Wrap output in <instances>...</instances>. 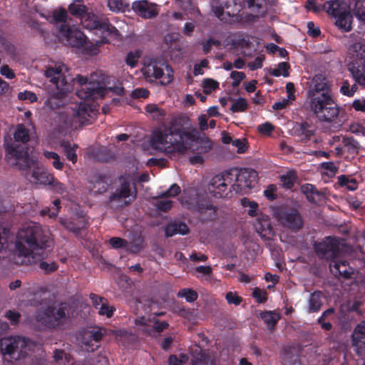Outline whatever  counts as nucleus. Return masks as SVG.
Masks as SVG:
<instances>
[{
	"instance_id": "1",
	"label": "nucleus",
	"mask_w": 365,
	"mask_h": 365,
	"mask_svg": "<svg viewBox=\"0 0 365 365\" xmlns=\"http://www.w3.org/2000/svg\"><path fill=\"white\" fill-rule=\"evenodd\" d=\"M190 126L187 116L180 115L175 117L163 129L153 133L151 138L153 146L170 155L175 153H185L195 143L199 153H208L212 148V141L207 138L199 139L197 131L191 129Z\"/></svg>"
},
{
	"instance_id": "2",
	"label": "nucleus",
	"mask_w": 365,
	"mask_h": 365,
	"mask_svg": "<svg viewBox=\"0 0 365 365\" xmlns=\"http://www.w3.org/2000/svg\"><path fill=\"white\" fill-rule=\"evenodd\" d=\"M64 69H66L64 64L56 68L47 66V79L50 83L47 86V107L54 108L61 106L63 98L73 90L72 83L76 81L81 86V88H76V95L80 99L93 100L104 96V86L88 83V78L81 75H77L75 78H67L63 73Z\"/></svg>"
},
{
	"instance_id": "3",
	"label": "nucleus",
	"mask_w": 365,
	"mask_h": 365,
	"mask_svg": "<svg viewBox=\"0 0 365 365\" xmlns=\"http://www.w3.org/2000/svg\"><path fill=\"white\" fill-rule=\"evenodd\" d=\"M16 248L19 255L31 257L34 263L40 262L41 268L45 267L43 261L46 252V240L39 225L29 222L18 232Z\"/></svg>"
},
{
	"instance_id": "4",
	"label": "nucleus",
	"mask_w": 365,
	"mask_h": 365,
	"mask_svg": "<svg viewBox=\"0 0 365 365\" xmlns=\"http://www.w3.org/2000/svg\"><path fill=\"white\" fill-rule=\"evenodd\" d=\"M42 346L22 336H10L0 339V351L13 361H21L30 352H35Z\"/></svg>"
},
{
	"instance_id": "5",
	"label": "nucleus",
	"mask_w": 365,
	"mask_h": 365,
	"mask_svg": "<svg viewBox=\"0 0 365 365\" xmlns=\"http://www.w3.org/2000/svg\"><path fill=\"white\" fill-rule=\"evenodd\" d=\"M6 157L12 165L19 166L20 168H30L31 170V176L35 183H43L45 179L43 168L39 166L38 162L34 157L30 158L26 152L19 150L14 147L6 148Z\"/></svg>"
},
{
	"instance_id": "6",
	"label": "nucleus",
	"mask_w": 365,
	"mask_h": 365,
	"mask_svg": "<svg viewBox=\"0 0 365 365\" xmlns=\"http://www.w3.org/2000/svg\"><path fill=\"white\" fill-rule=\"evenodd\" d=\"M310 110L315 115L319 121L333 122L339 113V108L337 103L333 98L332 95L312 98L309 101Z\"/></svg>"
},
{
	"instance_id": "7",
	"label": "nucleus",
	"mask_w": 365,
	"mask_h": 365,
	"mask_svg": "<svg viewBox=\"0 0 365 365\" xmlns=\"http://www.w3.org/2000/svg\"><path fill=\"white\" fill-rule=\"evenodd\" d=\"M237 168H232L214 176L209 185V192L215 197H227L232 190V185L237 183Z\"/></svg>"
},
{
	"instance_id": "8",
	"label": "nucleus",
	"mask_w": 365,
	"mask_h": 365,
	"mask_svg": "<svg viewBox=\"0 0 365 365\" xmlns=\"http://www.w3.org/2000/svg\"><path fill=\"white\" fill-rule=\"evenodd\" d=\"M349 52L354 58L349 70L356 83L365 86V44L356 42L350 46Z\"/></svg>"
},
{
	"instance_id": "9",
	"label": "nucleus",
	"mask_w": 365,
	"mask_h": 365,
	"mask_svg": "<svg viewBox=\"0 0 365 365\" xmlns=\"http://www.w3.org/2000/svg\"><path fill=\"white\" fill-rule=\"evenodd\" d=\"M274 216L282 227L292 232H297L304 226L302 216L295 208H279L274 212Z\"/></svg>"
},
{
	"instance_id": "10",
	"label": "nucleus",
	"mask_w": 365,
	"mask_h": 365,
	"mask_svg": "<svg viewBox=\"0 0 365 365\" xmlns=\"http://www.w3.org/2000/svg\"><path fill=\"white\" fill-rule=\"evenodd\" d=\"M43 288L34 294L30 300V304L35 308L31 322L33 327L37 330L43 329L46 327V305Z\"/></svg>"
},
{
	"instance_id": "11",
	"label": "nucleus",
	"mask_w": 365,
	"mask_h": 365,
	"mask_svg": "<svg viewBox=\"0 0 365 365\" xmlns=\"http://www.w3.org/2000/svg\"><path fill=\"white\" fill-rule=\"evenodd\" d=\"M314 252L321 259L335 260L340 253L339 242L333 237H327L319 242L314 244Z\"/></svg>"
},
{
	"instance_id": "12",
	"label": "nucleus",
	"mask_w": 365,
	"mask_h": 365,
	"mask_svg": "<svg viewBox=\"0 0 365 365\" xmlns=\"http://www.w3.org/2000/svg\"><path fill=\"white\" fill-rule=\"evenodd\" d=\"M88 26L91 30H95L97 34L101 35V41H96L99 44L108 43V37L116 38L120 36L119 31L106 18L98 19L96 17L90 22Z\"/></svg>"
},
{
	"instance_id": "13",
	"label": "nucleus",
	"mask_w": 365,
	"mask_h": 365,
	"mask_svg": "<svg viewBox=\"0 0 365 365\" xmlns=\"http://www.w3.org/2000/svg\"><path fill=\"white\" fill-rule=\"evenodd\" d=\"M70 306L66 302H61L57 307H47V328H60L69 319Z\"/></svg>"
},
{
	"instance_id": "14",
	"label": "nucleus",
	"mask_w": 365,
	"mask_h": 365,
	"mask_svg": "<svg viewBox=\"0 0 365 365\" xmlns=\"http://www.w3.org/2000/svg\"><path fill=\"white\" fill-rule=\"evenodd\" d=\"M237 183L232 185V190L241 192L246 188H251L257 183L258 174L251 168H237Z\"/></svg>"
},
{
	"instance_id": "15",
	"label": "nucleus",
	"mask_w": 365,
	"mask_h": 365,
	"mask_svg": "<svg viewBox=\"0 0 365 365\" xmlns=\"http://www.w3.org/2000/svg\"><path fill=\"white\" fill-rule=\"evenodd\" d=\"M351 344L359 356H365V326L361 323L357 324L352 332Z\"/></svg>"
},
{
	"instance_id": "16",
	"label": "nucleus",
	"mask_w": 365,
	"mask_h": 365,
	"mask_svg": "<svg viewBox=\"0 0 365 365\" xmlns=\"http://www.w3.org/2000/svg\"><path fill=\"white\" fill-rule=\"evenodd\" d=\"M331 96V90L327 78L322 75L316 76L313 78V86L309 91V99L320 97L321 95Z\"/></svg>"
},
{
	"instance_id": "17",
	"label": "nucleus",
	"mask_w": 365,
	"mask_h": 365,
	"mask_svg": "<svg viewBox=\"0 0 365 365\" xmlns=\"http://www.w3.org/2000/svg\"><path fill=\"white\" fill-rule=\"evenodd\" d=\"M329 269L336 277L344 279H350L354 274V269L349 266L346 260H333L329 264Z\"/></svg>"
},
{
	"instance_id": "18",
	"label": "nucleus",
	"mask_w": 365,
	"mask_h": 365,
	"mask_svg": "<svg viewBox=\"0 0 365 365\" xmlns=\"http://www.w3.org/2000/svg\"><path fill=\"white\" fill-rule=\"evenodd\" d=\"M219 4L220 6L215 11V14L218 18L223 14L225 9L229 16H237L242 10L240 0H220Z\"/></svg>"
},
{
	"instance_id": "19",
	"label": "nucleus",
	"mask_w": 365,
	"mask_h": 365,
	"mask_svg": "<svg viewBox=\"0 0 365 365\" xmlns=\"http://www.w3.org/2000/svg\"><path fill=\"white\" fill-rule=\"evenodd\" d=\"M103 336L101 329L98 330L86 331L83 336L82 343L88 351H94L100 346V341Z\"/></svg>"
},
{
	"instance_id": "20",
	"label": "nucleus",
	"mask_w": 365,
	"mask_h": 365,
	"mask_svg": "<svg viewBox=\"0 0 365 365\" xmlns=\"http://www.w3.org/2000/svg\"><path fill=\"white\" fill-rule=\"evenodd\" d=\"M189 208L199 214H204L207 211H210L209 215L206 217L205 220H212L215 218L217 207L208 200L198 199L194 203H190Z\"/></svg>"
},
{
	"instance_id": "21",
	"label": "nucleus",
	"mask_w": 365,
	"mask_h": 365,
	"mask_svg": "<svg viewBox=\"0 0 365 365\" xmlns=\"http://www.w3.org/2000/svg\"><path fill=\"white\" fill-rule=\"evenodd\" d=\"M119 181L120 185L109 197L110 202H120L131 194L130 182L123 176L119 178Z\"/></svg>"
},
{
	"instance_id": "22",
	"label": "nucleus",
	"mask_w": 365,
	"mask_h": 365,
	"mask_svg": "<svg viewBox=\"0 0 365 365\" xmlns=\"http://www.w3.org/2000/svg\"><path fill=\"white\" fill-rule=\"evenodd\" d=\"M293 130L294 135L299 137L300 140L303 143H307L310 140L315 133L314 126L307 122L297 124L294 127Z\"/></svg>"
},
{
	"instance_id": "23",
	"label": "nucleus",
	"mask_w": 365,
	"mask_h": 365,
	"mask_svg": "<svg viewBox=\"0 0 365 365\" xmlns=\"http://www.w3.org/2000/svg\"><path fill=\"white\" fill-rule=\"evenodd\" d=\"M163 66L168 68L165 63L158 62L152 60L144 68V74L147 77H153L155 79H160L164 76Z\"/></svg>"
},
{
	"instance_id": "24",
	"label": "nucleus",
	"mask_w": 365,
	"mask_h": 365,
	"mask_svg": "<svg viewBox=\"0 0 365 365\" xmlns=\"http://www.w3.org/2000/svg\"><path fill=\"white\" fill-rule=\"evenodd\" d=\"M302 192L306 196L307 200L312 204H317L324 197V192L317 189L315 185L306 183L301 187Z\"/></svg>"
},
{
	"instance_id": "25",
	"label": "nucleus",
	"mask_w": 365,
	"mask_h": 365,
	"mask_svg": "<svg viewBox=\"0 0 365 365\" xmlns=\"http://www.w3.org/2000/svg\"><path fill=\"white\" fill-rule=\"evenodd\" d=\"M190 229L183 222H170L165 227V235L166 237H173L177 234L185 235L188 234Z\"/></svg>"
},
{
	"instance_id": "26",
	"label": "nucleus",
	"mask_w": 365,
	"mask_h": 365,
	"mask_svg": "<svg viewBox=\"0 0 365 365\" xmlns=\"http://www.w3.org/2000/svg\"><path fill=\"white\" fill-rule=\"evenodd\" d=\"M132 9L135 13L145 19L155 17L158 14L154 9L149 7L148 2L146 0L133 2Z\"/></svg>"
},
{
	"instance_id": "27",
	"label": "nucleus",
	"mask_w": 365,
	"mask_h": 365,
	"mask_svg": "<svg viewBox=\"0 0 365 365\" xmlns=\"http://www.w3.org/2000/svg\"><path fill=\"white\" fill-rule=\"evenodd\" d=\"M282 365H301L298 356L294 354V349L291 346H284L281 352Z\"/></svg>"
},
{
	"instance_id": "28",
	"label": "nucleus",
	"mask_w": 365,
	"mask_h": 365,
	"mask_svg": "<svg viewBox=\"0 0 365 365\" xmlns=\"http://www.w3.org/2000/svg\"><path fill=\"white\" fill-rule=\"evenodd\" d=\"M66 229L73 232L76 237H80L81 232L88 226V221L84 217H81L78 222L72 221H61Z\"/></svg>"
},
{
	"instance_id": "29",
	"label": "nucleus",
	"mask_w": 365,
	"mask_h": 365,
	"mask_svg": "<svg viewBox=\"0 0 365 365\" xmlns=\"http://www.w3.org/2000/svg\"><path fill=\"white\" fill-rule=\"evenodd\" d=\"M67 43L72 47L81 48L87 43L86 35L80 31H72L69 36L66 39Z\"/></svg>"
},
{
	"instance_id": "30",
	"label": "nucleus",
	"mask_w": 365,
	"mask_h": 365,
	"mask_svg": "<svg viewBox=\"0 0 365 365\" xmlns=\"http://www.w3.org/2000/svg\"><path fill=\"white\" fill-rule=\"evenodd\" d=\"M192 365H215V364L209 356L202 352L199 346H197L192 353Z\"/></svg>"
},
{
	"instance_id": "31",
	"label": "nucleus",
	"mask_w": 365,
	"mask_h": 365,
	"mask_svg": "<svg viewBox=\"0 0 365 365\" xmlns=\"http://www.w3.org/2000/svg\"><path fill=\"white\" fill-rule=\"evenodd\" d=\"M261 319L267 324L269 329H274L277 323L280 319V315L275 311H264L260 314Z\"/></svg>"
},
{
	"instance_id": "32",
	"label": "nucleus",
	"mask_w": 365,
	"mask_h": 365,
	"mask_svg": "<svg viewBox=\"0 0 365 365\" xmlns=\"http://www.w3.org/2000/svg\"><path fill=\"white\" fill-rule=\"evenodd\" d=\"M336 25L344 31H349L351 30V19L352 16L349 12L342 11L340 14L336 16Z\"/></svg>"
},
{
	"instance_id": "33",
	"label": "nucleus",
	"mask_w": 365,
	"mask_h": 365,
	"mask_svg": "<svg viewBox=\"0 0 365 365\" xmlns=\"http://www.w3.org/2000/svg\"><path fill=\"white\" fill-rule=\"evenodd\" d=\"M14 138L16 142L26 143L31 138V131L23 124H19L14 133Z\"/></svg>"
},
{
	"instance_id": "34",
	"label": "nucleus",
	"mask_w": 365,
	"mask_h": 365,
	"mask_svg": "<svg viewBox=\"0 0 365 365\" xmlns=\"http://www.w3.org/2000/svg\"><path fill=\"white\" fill-rule=\"evenodd\" d=\"M322 292L320 291H316L311 294L309 299V312H317L320 310L322 302Z\"/></svg>"
},
{
	"instance_id": "35",
	"label": "nucleus",
	"mask_w": 365,
	"mask_h": 365,
	"mask_svg": "<svg viewBox=\"0 0 365 365\" xmlns=\"http://www.w3.org/2000/svg\"><path fill=\"white\" fill-rule=\"evenodd\" d=\"M47 187L53 192L63 195L66 192L63 183L59 182L52 175L47 173Z\"/></svg>"
},
{
	"instance_id": "36",
	"label": "nucleus",
	"mask_w": 365,
	"mask_h": 365,
	"mask_svg": "<svg viewBox=\"0 0 365 365\" xmlns=\"http://www.w3.org/2000/svg\"><path fill=\"white\" fill-rule=\"evenodd\" d=\"M195 272L198 273L196 277L202 282H210L212 279V269L210 266L200 265L196 267Z\"/></svg>"
},
{
	"instance_id": "37",
	"label": "nucleus",
	"mask_w": 365,
	"mask_h": 365,
	"mask_svg": "<svg viewBox=\"0 0 365 365\" xmlns=\"http://www.w3.org/2000/svg\"><path fill=\"white\" fill-rule=\"evenodd\" d=\"M279 179L284 188L291 190L297 180V175L295 171L291 170L281 175Z\"/></svg>"
},
{
	"instance_id": "38",
	"label": "nucleus",
	"mask_w": 365,
	"mask_h": 365,
	"mask_svg": "<svg viewBox=\"0 0 365 365\" xmlns=\"http://www.w3.org/2000/svg\"><path fill=\"white\" fill-rule=\"evenodd\" d=\"M322 7L329 14L332 15L334 17L343 11L339 0H330L326 1L323 4Z\"/></svg>"
},
{
	"instance_id": "39",
	"label": "nucleus",
	"mask_w": 365,
	"mask_h": 365,
	"mask_svg": "<svg viewBox=\"0 0 365 365\" xmlns=\"http://www.w3.org/2000/svg\"><path fill=\"white\" fill-rule=\"evenodd\" d=\"M352 11L359 22L365 25V0H356Z\"/></svg>"
},
{
	"instance_id": "40",
	"label": "nucleus",
	"mask_w": 365,
	"mask_h": 365,
	"mask_svg": "<svg viewBox=\"0 0 365 365\" xmlns=\"http://www.w3.org/2000/svg\"><path fill=\"white\" fill-rule=\"evenodd\" d=\"M338 184L341 187H346L350 191H354L358 188L357 181L354 178H349L345 175L338 177Z\"/></svg>"
},
{
	"instance_id": "41",
	"label": "nucleus",
	"mask_w": 365,
	"mask_h": 365,
	"mask_svg": "<svg viewBox=\"0 0 365 365\" xmlns=\"http://www.w3.org/2000/svg\"><path fill=\"white\" fill-rule=\"evenodd\" d=\"M68 9L71 15L78 18L83 17L87 13L86 6L75 1L68 6Z\"/></svg>"
},
{
	"instance_id": "42",
	"label": "nucleus",
	"mask_w": 365,
	"mask_h": 365,
	"mask_svg": "<svg viewBox=\"0 0 365 365\" xmlns=\"http://www.w3.org/2000/svg\"><path fill=\"white\" fill-rule=\"evenodd\" d=\"M342 143L347 151L351 154H357L360 147L359 143L352 136L344 137Z\"/></svg>"
},
{
	"instance_id": "43",
	"label": "nucleus",
	"mask_w": 365,
	"mask_h": 365,
	"mask_svg": "<svg viewBox=\"0 0 365 365\" xmlns=\"http://www.w3.org/2000/svg\"><path fill=\"white\" fill-rule=\"evenodd\" d=\"M108 6L114 12L125 11L129 7L127 0H108Z\"/></svg>"
},
{
	"instance_id": "44",
	"label": "nucleus",
	"mask_w": 365,
	"mask_h": 365,
	"mask_svg": "<svg viewBox=\"0 0 365 365\" xmlns=\"http://www.w3.org/2000/svg\"><path fill=\"white\" fill-rule=\"evenodd\" d=\"M358 89L356 83L350 85L348 80H344L340 87V93L344 96L352 97Z\"/></svg>"
},
{
	"instance_id": "45",
	"label": "nucleus",
	"mask_w": 365,
	"mask_h": 365,
	"mask_svg": "<svg viewBox=\"0 0 365 365\" xmlns=\"http://www.w3.org/2000/svg\"><path fill=\"white\" fill-rule=\"evenodd\" d=\"M64 152L68 160H71L73 163L77 162L76 149L78 145L76 144L71 145L70 143H66L63 145Z\"/></svg>"
},
{
	"instance_id": "46",
	"label": "nucleus",
	"mask_w": 365,
	"mask_h": 365,
	"mask_svg": "<svg viewBox=\"0 0 365 365\" xmlns=\"http://www.w3.org/2000/svg\"><path fill=\"white\" fill-rule=\"evenodd\" d=\"M93 107L94 106L93 104L86 102H81L78 105L76 114L78 117L85 118L86 115L91 116L90 113L95 110Z\"/></svg>"
},
{
	"instance_id": "47",
	"label": "nucleus",
	"mask_w": 365,
	"mask_h": 365,
	"mask_svg": "<svg viewBox=\"0 0 365 365\" xmlns=\"http://www.w3.org/2000/svg\"><path fill=\"white\" fill-rule=\"evenodd\" d=\"M178 297H184L187 302H193L197 299L198 294L192 289L185 288L178 292Z\"/></svg>"
},
{
	"instance_id": "48",
	"label": "nucleus",
	"mask_w": 365,
	"mask_h": 365,
	"mask_svg": "<svg viewBox=\"0 0 365 365\" xmlns=\"http://www.w3.org/2000/svg\"><path fill=\"white\" fill-rule=\"evenodd\" d=\"M256 230L260 236L264 237H266L267 235H269L272 232V227L269 221L268 220H264L262 222H259L256 225Z\"/></svg>"
},
{
	"instance_id": "49",
	"label": "nucleus",
	"mask_w": 365,
	"mask_h": 365,
	"mask_svg": "<svg viewBox=\"0 0 365 365\" xmlns=\"http://www.w3.org/2000/svg\"><path fill=\"white\" fill-rule=\"evenodd\" d=\"M202 88L205 94H210L219 88V83L212 78H205L202 82Z\"/></svg>"
},
{
	"instance_id": "50",
	"label": "nucleus",
	"mask_w": 365,
	"mask_h": 365,
	"mask_svg": "<svg viewBox=\"0 0 365 365\" xmlns=\"http://www.w3.org/2000/svg\"><path fill=\"white\" fill-rule=\"evenodd\" d=\"M247 101L244 98H239L231 106L230 110L233 113L244 112L247 109Z\"/></svg>"
},
{
	"instance_id": "51",
	"label": "nucleus",
	"mask_w": 365,
	"mask_h": 365,
	"mask_svg": "<svg viewBox=\"0 0 365 365\" xmlns=\"http://www.w3.org/2000/svg\"><path fill=\"white\" fill-rule=\"evenodd\" d=\"M143 248V240L139 239L138 240L128 243L125 250L127 252L132 254H138Z\"/></svg>"
},
{
	"instance_id": "52",
	"label": "nucleus",
	"mask_w": 365,
	"mask_h": 365,
	"mask_svg": "<svg viewBox=\"0 0 365 365\" xmlns=\"http://www.w3.org/2000/svg\"><path fill=\"white\" fill-rule=\"evenodd\" d=\"M252 297L255 299L259 304H262L267 300V292L259 287H255L252 292Z\"/></svg>"
},
{
	"instance_id": "53",
	"label": "nucleus",
	"mask_w": 365,
	"mask_h": 365,
	"mask_svg": "<svg viewBox=\"0 0 365 365\" xmlns=\"http://www.w3.org/2000/svg\"><path fill=\"white\" fill-rule=\"evenodd\" d=\"M140 57L139 51H130L126 56L125 63L128 66L131 68H134L137 66L138 59Z\"/></svg>"
},
{
	"instance_id": "54",
	"label": "nucleus",
	"mask_w": 365,
	"mask_h": 365,
	"mask_svg": "<svg viewBox=\"0 0 365 365\" xmlns=\"http://www.w3.org/2000/svg\"><path fill=\"white\" fill-rule=\"evenodd\" d=\"M230 78L233 80L232 86L234 88L238 87L242 81L246 78L244 72L233 71L230 73Z\"/></svg>"
},
{
	"instance_id": "55",
	"label": "nucleus",
	"mask_w": 365,
	"mask_h": 365,
	"mask_svg": "<svg viewBox=\"0 0 365 365\" xmlns=\"http://www.w3.org/2000/svg\"><path fill=\"white\" fill-rule=\"evenodd\" d=\"M4 317L9 320L12 325H16L21 319V314L15 310H7L4 314Z\"/></svg>"
},
{
	"instance_id": "56",
	"label": "nucleus",
	"mask_w": 365,
	"mask_h": 365,
	"mask_svg": "<svg viewBox=\"0 0 365 365\" xmlns=\"http://www.w3.org/2000/svg\"><path fill=\"white\" fill-rule=\"evenodd\" d=\"M180 190H180V186L176 183H173L168 190L162 192L159 195V197H175V196H177L180 192Z\"/></svg>"
},
{
	"instance_id": "57",
	"label": "nucleus",
	"mask_w": 365,
	"mask_h": 365,
	"mask_svg": "<svg viewBox=\"0 0 365 365\" xmlns=\"http://www.w3.org/2000/svg\"><path fill=\"white\" fill-rule=\"evenodd\" d=\"M109 244L114 249L125 248L128 241L120 237H113L109 240Z\"/></svg>"
},
{
	"instance_id": "58",
	"label": "nucleus",
	"mask_w": 365,
	"mask_h": 365,
	"mask_svg": "<svg viewBox=\"0 0 365 365\" xmlns=\"http://www.w3.org/2000/svg\"><path fill=\"white\" fill-rule=\"evenodd\" d=\"M243 206H248V215L251 217H255L257 215V210L258 208V204L255 201H250L247 198H244L242 200Z\"/></svg>"
},
{
	"instance_id": "59",
	"label": "nucleus",
	"mask_w": 365,
	"mask_h": 365,
	"mask_svg": "<svg viewBox=\"0 0 365 365\" xmlns=\"http://www.w3.org/2000/svg\"><path fill=\"white\" fill-rule=\"evenodd\" d=\"M47 159H53V166L57 170H62L63 163L61 161L59 155L54 152L47 151Z\"/></svg>"
},
{
	"instance_id": "60",
	"label": "nucleus",
	"mask_w": 365,
	"mask_h": 365,
	"mask_svg": "<svg viewBox=\"0 0 365 365\" xmlns=\"http://www.w3.org/2000/svg\"><path fill=\"white\" fill-rule=\"evenodd\" d=\"M307 34L313 38H317L321 35L319 27L316 26L313 21H308L307 24Z\"/></svg>"
},
{
	"instance_id": "61",
	"label": "nucleus",
	"mask_w": 365,
	"mask_h": 365,
	"mask_svg": "<svg viewBox=\"0 0 365 365\" xmlns=\"http://www.w3.org/2000/svg\"><path fill=\"white\" fill-rule=\"evenodd\" d=\"M173 202L170 200H158L155 203V207L158 210L163 212H168L173 207Z\"/></svg>"
},
{
	"instance_id": "62",
	"label": "nucleus",
	"mask_w": 365,
	"mask_h": 365,
	"mask_svg": "<svg viewBox=\"0 0 365 365\" xmlns=\"http://www.w3.org/2000/svg\"><path fill=\"white\" fill-rule=\"evenodd\" d=\"M232 145L237 148L238 153H244L247 149V140L245 138H237L233 140Z\"/></svg>"
},
{
	"instance_id": "63",
	"label": "nucleus",
	"mask_w": 365,
	"mask_h": 365,
	"mask_svg": "<svg viewBox=\"0 0 365 365\" xmlns=\"http://www.w3.org/2000/svg\"><path fill=\"white\" fill-rule=\"evenodd\" d=\"M0 74L7 79H14L16 78V74L14 70L7 64H3L0 66Z\"/></svg>"
},
{
	"instance_id": "64",
	"label": "nucleus",
	"mask_w": 365,
	"mask_h": 365,
	"mask_svg": "<svg viewBox=\"0 0 365 365\" xmlns=\"http://www.w3.org/2000/svg\"><path fill=\"white\" fill-rule=\"evenodd\" d=\"M225 299L228 304L239 305L242 301V298L239 297L236 292H228L225 295Z\"/></svg>"
}]
</instances>
